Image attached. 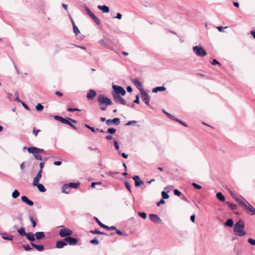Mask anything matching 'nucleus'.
Masks as SVG:
<instances>
[{"mask_svg":"<svg viewBox=\"0 0 255 255\" xmlns=\"http://www.w3.org/2000/svg\"><path fill=\"white\" fill-rule=\"evenodd\" d=\"M245 225L244 221L240 220L236 223L234 226V233L235 235L239 237H243L247 234L245 230Z\"/></svg>","mask_w":255,"mask_h":255,"instance_id":"1","label":"nucleus"},{"mask_svg":"<svg viewBox=\"0 0 255 255\" xmlns=\"http://www.w3.org/2000/svg\"><path fill=\"white\" fill-rule=\"evenodd\" d=\"M54 118L55 120L61 122L62 124H66L70 126L72 128L74 129H77V127L73 125L71 122L73 123H77V121L73 120L70 118L67 117L66 119H65L59 116H54Z\"/></svg>","mask_w":255,"mask_h":255,"instance_id":"2","label":"nucleus"},{"mask_svg":"<svg viewBox=\"0 0 255 255\" xmlns=\"http://www.w3.org/2000/svg\"><path fill=\"white\" fill-rule=\"evenodd\" d=\"M27 150L29 153L33 154L36 159L39 160H41L42 159V157L40 154L45 152L43 149L38 148L36 147L33 146L28 147Z\"/></svg>","mask_w":255,"mask_h":255,"instance_id":"3","label":"nucleus"},{"mask_svg":"<svg viewBox=\"0 0 255 255\" xmlns=\"http://www.w3.org/2000/svg\"><path fill=\"white\" fill-rule=\"evenodd\" d=\"M113 91L112 92V96L113 95H120V96H124L126 93V90L121 86H118L113 84Z\"/></svg>","mask_w":255,"mask_h":255,"instance_id":"4","label":"nucleus"},{"mask_svg":"<svg viewBox=\"0 0 255 255\" xmlns=\"http://www.w3.org/2000/svg\"><path fill=\"white\" fill-rule=\"evenodd\" d=\"M194 53L198 57H204L207 53L201 45H196L193 47Z\"/></svg>","mask_w":255,"mask_h":255,"instance_id":"5","label":"nucleus"},{"mask_svg":"<svg viewBox=\"0 0 255 255\" xmlns=\"http://www.w3.org/2000/svg\"><path fill=\"white\" fill-rule=\"evenodd\" d=\"M98 102L100 105L105 104L106 106H109L112 104V101L109 98L102 94L98 96Z\"/></svg>","mask_w":255,"mask_h":255,"instance_id":"6","label":"nucleus"},{"mask_svg":"<svg viewBox=\"0 0 255 255\" xmlns=\"http://www.w3.org/2000/svg\"><path fill=\"white\" fill-rule=\"evenodd\" d=\"M72 233L73 232L71 230L65 228L60 230L59 235L62 238H66L71 235Z\"/></svg>","mask_w":255,"mask_h":255,"instance_id":"7","label":"nucleus"},{"mask_svg":"<svg viewBox=\"0 0 255 255\" xmlns=\"http://www.w3.org/2000/svg\"><path fill=\"white\" fill-rule=\"evenodd\" d=\"M141 100L147 105L149 106V102L150 100V96L144 90L141 91Z\"/></svg>","mask_w":255,"mask_h":255,"instance_id":"8","label":"nucleus"},{"mask_svg":"<svg viewBox=\"0 0 255 255\" xmlns=\"http://www.w3.org/2000/svg\"><path fill=\"white\" fill-rule=\"evenodd\" d=\"M65 242L67 243L71 246L76 245L78 244V240L76 238H72L71 237H67L65 238L64 239Z\"/></svg>","mask_w":255,"mask_h":255,"instance_id":"9","label":"nucleus"},{"mask_svg":"<svg viewBox=\"0 0 255 255\" xmlns=\"http://www.w3.org/2000/svg\"><path fill=\"white\" fill-rule=\"evenodd\" d=\"M120 123V120L118 118H116L113 120L109 119L106 121V124L109 126H112V125H115L118 126Z\"/></svg>","mask_w":255,"mask_h":255,"instance_id":"10","label":"nucleus"},{"mask_svg":"<svg viewBox=\"0 0 255 255\" xmlns=\"http://www.w3.org/2000/svg\"><path fill=\"white\" fill-rule=\"evenodd\" d=\"M114 101L117 103H120L124 105H126V101L120 95H113Z\"/></svg>","mask_w":255,"mask_h":255,"instance_id":"11","label":"nucleus"},{"mask_svg":"<svg viewBox=\"0 0 255 255\" xmlns=\"http://www.w3.org/2000/svg\"><path fill=\"white\" fill-rule=\"evenodd\" d=\"M150 220L155 223H160L161 219L156 214H151L149 215Z\"/></svg>","mask_w":255,"mask_h":255,"instance_id":"12","label":"nucleus"},{"mask_svg":"<svg viewBox=\"0 0 255 255\" xmlns=\"http://www.w3.org/2000/svg\"><path fill=\"white\" fill-rule=\"evenodd\" d=\"M132 179L134 180L135 186L136 187L143 185L144 184V182L142 181L140 179V177L137 175H135L132 177Z\"/></svg>","mask_w":255,"mask_h":255,"instance_id":"13","label":"nucleus"},{"mask_svg":"<svg viewBox=\"0 0 255 255\" xmlns=\"http://www.w3.org/2000/svg\"><path fill=\"white\" fill-rule=\"evenodd\" d=\"M237 202L243 208L247 207V205L249 204V202L242 197L240 198L239 200H238Z\"/></svg>","mask_w":255,"mask_h":255,"instance_id":"14","label":"nucleus"},{"mask_svg":"<svg viewBox=\"0 0 255 255\" xmlns=\"http://www.w3.org/2000/svg\"><path fill=\"white\" fill-rule=\"evenodd\" d=\"M66 245H67V243L65 242L64 240L58 241L56 243V248L57 249H62Z\"/></svg>","mask_w":255,"mask_h":255,"instance_id":"15","label":"nucleus"},{"mask_svg":"<svg viewBox=\"0 0 255 255\" xmlns=\"http://www.w3.org/2000/svg\"><path fill=\"white\" fill-rule=\"evenodd\" d=\"M96 95L97 93L94 90H90L87 95V98L89 100H92Z\"/></svg>","mask_w":255,"mask_h":255,"instance_id":"16","label":"nucleus"},{"mask_svg":"<svg viewBox=\"0 0 255 255\" xmlns=\"http://www.w3.org/2000/svg\"><path fill=\"white\" fill-rule=\"evenodd\" d=\"M132 83L137 87V88L140 90V92L141 91L143 90V88H142L141 83L139 80L136 79H133Z\"/></svg>","mask_w":255,"mask_h":255,"instance_id":"17","label":"nucleus"},{"mask_svg":"<svg viewBox=\"0 0 255 255\" xmlns=\"http://www.w3.org/2000/svg\"><path fill=\"white\" fill-rule=\"evenodd\" d=\"M42 172V170H39V171H38V172L37 174L36 175V176L33 178V183H32L33 184H34V183H38L41 177Z\"/></svg>","mask_w":255,"mask_h":255,"instance_id":"18","label":"nucleus"},{"mask_svg":"<svg viewBox=\"0 0 255 255\" xmlns=\"http://www.w3.org/2000/svg\"><path fill=\"white\" fill-rule=\"evenodd\" d=\"M108 175L112 177L115 178H120L122 179L121 175H123L122 174H120L118 172H112L110 171L108 173Z\"/></svg>","mask_w":255,"mask_h":255,"instance_id":"19","label":"nucleus"},{"mask_svg":"<svg viewBox=\"0 0 255 255\" xmlns=\"http://www.w3.org/2000/svg\"><path fill=\"white\" fill-rule=\"evenodd\" d=\"M21 200L22 202L26 203L30 206L33 205V201L28 199V198L26 196H22L21 197Z\"/></svg>","mask_w":255,"mask_h":255,"instance_id":"20","label":"nucleus"},{"mask_svg":"<svg viewBox=\"0 0 255 255\" xmlns=\"http://www.w3.org/2000/svg\"><path fill=\"white\" fill-rule=\"evenodd\" d=\"M26 238V239L30 241L31 243L32 242H34L35 240L34 236L35 234H34L32 233H26V235L25 236Z\"/></svg>","mask_w":255,"mask_h":255,"instance_id":"21","label":"nucleus"},{"mask_svg":"<svg viewBox=\"0 0 255 255\" xmlns=\"http://www.w3.org/2000/svg\"><path fill=\"white\" fill-rule=\"evenodd\" d=\"M97 7L99 9L102 10L103 12L108 13L110 11L109 7L106 5H99Z\"/></svg>","mask_w":255,"mask_h":255,"instance_id":"22","label":"nucleus"},{"mask_svg":"<svg viewBox=\"0 0 255 255\" xmlns=\"http://www.w3.org/2000/svg\"><path fill=\"white\" fill-rule=\"evenodd\" d=\"M244 208L246 209L248 212H251L252 215L255 214V209L249 203L247 205V207Z\"/></svg>","mask_w":255,"mask_h":255,"instance_id":"23","label":"nucleus"},{"mask_svg":"<svg viewBox=\"0 0 255 255\" xmlns=\"http://www.w3.org/2000/svg\"><path fill=\"white\" fill-rule=\"evenodd\" d=\"M35 238L38 240H41L45 237V234L43 232H37L35 234Z\"/></svg>","mask_w":255,"mask_h":255,"instance_id":"24","label":"nucleus"},{"mask_svg":"<svg viewBox=\"0 0 255 255\" xmlns=\"http://www.w3.org/2000/svg\"><path fill=\"white\" fill-rule=\"evenodd\" d=\"M33 185L35 186H36L38 189L39 191L41 192H44L46 191V188L42 184L40 183H34V184Z\"/></svg>","mask_w":255,"mask_h":255,"instance_id":"25","label":"nucleus"},{"mask_svg":"<svg viewBox=\"0 0 255 255\" xmlns=\"http://www.w3.org/2000/svg\"><path fill=\"white\" fill-rule=\"evenodd\" d=\"M31 245L32 246V247L34 248L39 252H42L44 249V246L42 245H37L33 243H31Z\"/></svg>","mask_w":255,"mask_h":255,"instance_id":"26","label":"nucleus"},{"mask_svg":"<svg viewBox=\"0 0 255 255\" xmlns=\"http://www.w3.org/2000/svg\"><path fill=\"white\" fill-rule=\"evenodd\" d=\"M99 43L102 46L108 48H111V47L109 46V45L108 43V41L106 39H103L100 40H99Z\"/></svg>","mask_w":255,"mask_h":255,"instance_id":"27","label":"nucleus"},{"mask_svg":"<svg viewBox=\"0 0 255 255\" xmlns=\"http://www.w3.org/2000/svg\"><path fill=\"white\" fill-rule=\"evenodd\" d=\"M62 192L66 194H69L70 193L69 187L68 184H65L63 185L62 187Z\"/></svg>","mask_w":255,"mask_h":255,"instance_id":"28","label":"nucleus"},{"mask_svg":"<svg viewBox=\"0 0 255 255\" xmlns=\"http://www.w3.org/2000/svg\"><path fill=\"white\" fill-rule=\"evenodd\" d=\"M166 90L164 86L157 87L152 89V92L157 93L158 91H164Z\"/></svg>","mask_w":255,"mask_h":255,"instance_id":"29","label":"nucleus"},{"mask_svg":"<svg viewBox=\"0 0 255 255\" xmlns=\"http://www.w3.org/2000/svg\"><path fill=\"white\" fill-rule=\"evenodd\" d=\"M3 239L8 241H12L13 239V236L11 235H8L6 233H3L2 235Z\"/></svg>","mask_w":255,"mask_h":255,"instance_id":"30","label":"nucleus"},{"mask_svg":"<svg viewBox=\"0 0 255 255\" xmlns=\"http://www.w3.org/2000/svg\"><path fill=\"white\" fill-rule=\"evenodd\" d=\"M216 197L218 199L221 201L224 202L225 201V197L221 192L217 193Z\"/></svg>","mask_w":255,"mask_h":255,"instance_id":"31","label":"nucleus"},{"mask_svg":"<svg viewBox=\"0 0 255 255\" xmlns=\"http://www.w3.org/2000/svg\"><path fill=\"white\" fill-rule=\"evenodd\" d=\"M225 226L231 227L234 225V222L232 219H229L227 221L224 223Z\"/></svg>","mask_w":255,"mask_h":255,"instance_id":"32","label":"nucleus"},{"mask_svg":"<svg viewBox=\"0 0 255 255\" xmlns=\"http://www.w3.org/2000/svg\"><path fill=\"white\" fill-rule=\"evenodd\" d=\"M17 232L22 237L25 236L26 234V233L25 231V229L23 227H21L20 228L17 230Z\"/></svg>","mask_w":255,"mask_h":255,"instance_id":"33","label":"nucleus"},{"mask_svg":"<svg viewBox=\"0 0 255 255\" xmlns=\"http://www.w3.org/2000/svg\"><path fill=\"white\" fill-rule=\"evenodd\" d=\"M69 188H77L78 186L80 185L79 183H70L68 184Z\"/></svg>","mask_w":255,"mask_h":255,"instance_id":"34","label":"nucleus"},{"mask_svg":"<svg viewBox=\"0 0 255 255\" xmlns=\"http://www.w3.org/2000/svg\"><path fill=\"white\" fill-rule=\"evenodd\" d=\"M226 204L232 210L236 209L237 206L235 204L231 203L230 202H227Z\"/></svg>","mask_w":255,"mask_h":255,"instance_id":"35","label":"nucleus"},{"mask_svg":"<svg viewBox=\"0 0 255 255\" xmlns=\"http://www.w3.org/2000/svg\"><path fill=\"white\" fill-rule=\"evenodd\" d=\"M20 195V193L19 191L15 189L13 191V192L12 193V197L14 199H16Z\"/></svg>","mask_w":255,"mask_h":255,"instance_id":"36","label":"nucleus"},{"mask_svg":"<svg viewBox=\"0 0 255 255\" xmlns=\"http://www.w3.org/2000/svg\"><path fill=\"white\" fill-rule=\"evenodd\" d=\"M85 10L87 11V14L91 18H92L95 15V14L91 11V10L88 7L86 6L85 7Z\"/></svg>","mask_w":255,"mask_h":255,"instance_id":"37","label":"nucleus"},{"mask_svg":"<svg viewBox=\"0 0 255 255\" xmlns=\"http://www.w3.org/2000/svg\"><path fill=\"white\" fill-rule=\"evenodd\" d=\"M73 32L75 33L76 36L78 35L80 33V30H79L78 27L76 25L73 26Z\"/></svg>","mask_w":255,"mask_h":255,"instance_id":"38","label":"nucleus"},{"mask_svg":"<svg viewBox=\"0 0 255 255\" xmlns=\"http://www.w3.org/2000/svg\"><path fill=\"white\" fill-rule=\"evenodd\" d=\"M94 219L100 226H101L102 228H106L105 225L102 223L97 217H95Z\"/></svg>","mask_w":255,"mask_h":255,"instance_id":"39","label":"nucleus"},{"mask_svg":"<svg viewBox=\"0 0 255 255\" xmlns=\"http://www.w3.org/2000/svg\"><path fill=\"white\" fill-rule=\"evenodd\" d=\"M92 18L97 25L100 24V20L95 15Z\"/></svg>","mask_w":255,"mask_h":255,"instance_id":"40","label":"nucleus"},{"mask_svg":"<svg viewBox=\"0 0 255 255\" xmlns=\"http://www.w3.org/2000/svg\"><path fill=\"white\" fill-rule=\"evenodd\" d=\"M35 108L38 111H42L43 110L44 107L41 104L39 103L36 106Z\"/></svg>","mask_w":255,"mask_h":255,"instance_id":"41","label":"nucleus"},{"mask_svg":"<svg viewBox=\"0 0 255 255\" xmlns=\"http://www.w3.org/2000/svg\"><path fill=\"white\" fill-rule=\"evenodd\" d=\"M165 114L167 116L168 118H169V119H170L171 120H173L175 121H176V120H177V119L175 118L174 116L172 115L171 114H170L167 112H165Z\"/></svg>","mask_w":255,"mask_h":255,"instance_id":"42","label":"nucleus"},{"mask_svg":"<svg viewBox=\"0 0 255 255\" xmlns=\"http://www.w3.org/2000/svg\"><path fill=\"white\" fill-rule=\"evenodd\" d=\"M22 247L26 251H30L32 250V248L29 245H22Z\"/></svg>","mask_w":255,"mask_h":255,"instance_id":"43","label":"nucleus"},{"mask_svg":"<svg viewBox=\"0 0 255 255\" xmlns=\"http://www.w3.org/2000/svg\"><path fill=\"white\" fill-rule=\"evenodd\" d=\"M30 221H31L32 223V226L33 228H35L36 226V223L34 220L32 216H30L29 217Z\"/></svg>","mask_w":255,"mask_h":255,"instance_id":"44","label":"nucleus"},{"mask_svg":"<svg viewBox=\"0 0 255 255\" xmlns=\"http://www.w3.org/2000/svg\"><path fill=\"white\" fill-rule=\"evenodd\" d=\"M138 214L141 218H142L143 219H145L146 218L147 216L146 213L144 212H138Z\"/></svg>","mask_w":255,"mask_h":255,"instance_id":"45","label":"nucleus"},{"mask_svg":"<svg viewBox=\"0 0 255 255\" xmlns=\"http://www.w3.org/2000/svg\"><path fill=\"white\" fill-rule=\"evenodd\" d=\"M161 195H162V199H168L169 198V195L168 194L164 192V191H162V193H161Z\"/></svg>","mask_w":255,"mask_h":255,"instance_id":"46","label":"nucleus"},{"mask_svg":"<svg viewBox=\"0 0 255 255\" xmlns=\"http://www.w3.org/2000/svg\"><path fill=\"white\" fill-rule=\"evenodd\" d=\"M116 131V129L114 128H109L108 129L107 132L113 134Z\"/></svg>","mask_w":255,"mask_h":255,"instance_id":"47","label":"nucleus"},{"mask_svg":"<svg viewBox=\"0 0 255 255\" xmlns=\"http://www.w3.org/2000/svg\"><path fill=\"white\" fill-rule=\"evenodd\" d=\"M248 242L253 246H255V240L253 239L250 238L248 240Z\"/></svg>","mask_w":255,"mask_h":255,"instance_id":"48","label":"nucleus"},{"mask_svg":"<svg viewBox=\"0 0 255 255\" xmlns=\"http://www.w3.org/2000/svg\"><path fill=\"white\" fill-rule=\"evenodd\" d=\"M67 110H68V111L71 112H75V111H81V110H80L78 108H68Z\"/></svg>","mask_w":255,"mask_h":255,"instance_id":"49","label":"nucleus"},{"mask_svg":"<svg viewBox=\"0 0 255 255\" xmlns=\"http://www.w3.org/2000/svg\"><path fill=\"white\" fill-rule=\"evenodd\" d=\"M91 232L93 234H99V235L104 234L103 233L100 232V231H99L97 229H96L94 231H91Z\"/></svg>","mask_w":255,"mask_h":255,"instance_id":"50","label":"nucleus"},{"mask_svg":"<svg viewBox=\"0 0 255 255\" xmlns=\"http://www.w3.org/2000/svg\"><path fill=\"white\" fill-rule=\"evenodd\" d=\"M90 243L92 244L98 245L99 244V241L97 238H94L93 240L90 241Z\"/></svg>","mask_w":255,"mask_h":255,"instance_id":"51","label":"nucleus"},{"mask_svg":"<svg viewBox=\"0 0 255 255\" xmlns=\"http://www.w3.org/2000/svg\"><path fill=\"white\" fill-rule=\"evenodd\" d=\"M85 126L87 128H88L89 129H90L92 132H95L96 131L95 129L94 128L92 127H91V126H89L88 125H87V124H85Z\"/></svg>","mask_w":255,"mask_h":255,"instance_id":"52","label":"nucleus"},{"mask_svg":"<svg viewBox=\"0 0 255 255\" xmlns=\"http://www.w3.org/2000/svg\"><path fill=\"white\" fill-rule=\"evenodd\" d=\"M105 227H106V228H104L106 229H107L108 230H116V228L115 226L109 227V226H108L105 225Z\"/></svg>","mask_w":255,"mask_h":255,"instance_id":"53","label":"nucleus"},{"mask_svg":"<svg viewBox=\"0 0 255 255\" xmlns=\"http://www.w3.org/2000/svg\"><path fill=\"white\" fill-rule=\"evenodd\" d=\"M192 186L196 189H200L202 187L201 186H200V185H198L195 183H192Z\"/></svg>","mask_w":255,"mask_h":255,"instance_id":"54","label":"nucleus"},{"mask_svg":"<svg viewBox=\"0 0 255 255\" xmlns=\"http://www.w3.org/2000/svg\"><path fill=\"white\" fill-rule=\"evenodd\" d=\"M174 194L176 195H177L178 196H180L181 195V192H180L177 189H175L174 190Z\"/></svg>","mask_w":255,"mask_h":255,"instance_id":"55","label":"nucleus"},{"mask_svg":"<svg viewBox=\"0 0 255 255\" xmlns=\"http://www.w3.org/2000/svg\"><path fill=\"white\" fill-rule=\"evenodd\" d=\"M212 64L215 65H221L220 63L216 59H213V61L211 62Z\"/></svg>","mask_w":255,"mask_h":255,"instance_id":"56","label":"nucleus"},{"mask_svg":"<svg viewBox=\"0 0 255 255\" xmlns=\"http://www.w3.org/2000/svg\"><path fill=\"white\" fill-rule=\"evenodd\" d=\"M40 130L39 129H37V130H36V128H34L33 129V133L36 136L38 134V133L40 131Z\"/></svg>","mask_w":255,"mask_h":255,"instance_id":"57","label":"nucleus"},{"mask_svg":"<svg viewBox=\"0 0 255 255\" xmlns=\"http://www.w3.org/2000/svg\"><path fill=\"white\" fill-rule=\"evenodd\" d=\"M123 166L125 167L126 171L122 173L123 176H126L127 175L128 173L127 172V165L126 163H123Z\"/></svg>","mask_w":255,"mask_h":255,"instance_id":"58","label":"nucleus"},{"mask_svg":"<svg viewBox=\"0 0 255 255\" xmlns=\"http://www.w3.org/2000/svg\"><path fill=\"white\" fill-rule=\"evenodd\" d=\"M114 146H115L116 149L117 150H119V145L118 142L117 141H115L114 142Z\"/></svg>","mask_w":255,"mask_h":255,"instance_id":"59","label":"nucleus"},{"mask_svg":"<svg viewBox=\"0 0 255 255\" xmlns=\"http://www.w3.org/2000/svg\"><path fill=\"white\" fill-rule=\"evenodd\" d=\"M164 203H165L164 200L163 199H162L158 202H157L156 203V205L157 206H160V204H164Z\"/></svg>","mask_w":255,"mask_h":255,"instance_id":"60","label":"nucleus"},{"mask_svg":"<svg viewBox=\"0 0 255 255\" xmlns=\"http://www.w3.org/2000/svg\"><path fill=\"white\" fill-rule=\"evenodd\" d=\"M107 106L106 105L105 106L104 105H100V109L102 111H105L107 109Z\"/></svg>","mask_w":255,"mask_h":255,"instance_id":"61","label":"nucleus"},{"mask_svg":"<svg viewBox=\"0 0 255 255\" xmlns=\"http://www.w3.org/2000/svg\"><path fill=\"white\" fill-rule=\"evenodd\" d=\"M122 17V14L120 13H118L117 14V15L116 16L113 17V18H118V19H121Z\"/></svg>","mask_w":255,"mask_h":255,"instance_id":"62","label":"nucleus"},{"mask_svg":"<svg viewBox=\"0 0 255 255\" xmlns=\"http://www.w3.org/2000/svg\"><path fill=\"white\" fill-rule=\"evenodd\" d=\"M227 27H223V26H220L217 27V29H218V30L219 31L222 32V31H223V29L224 28H226Z\"/></svg>","mask_w":255,"mask_h":255,"instance_id":"63","label":"nucleus"},{"mask_svg":"<svg viewBox=\"0 0 255 255\" xmlns=\"http://www.w3.org/2000/svg\"><path fill=\"white\" fill-rule=\"evenodd\" d=\"M17 218L18 219V220L19 221V222H20L21 224H22V222H23V218H22V217L21 215H19Z\"/></svg>","mask_w":255,"mask_h":255,"instance_id":"64","label":"nucleus"}]
</instances>
